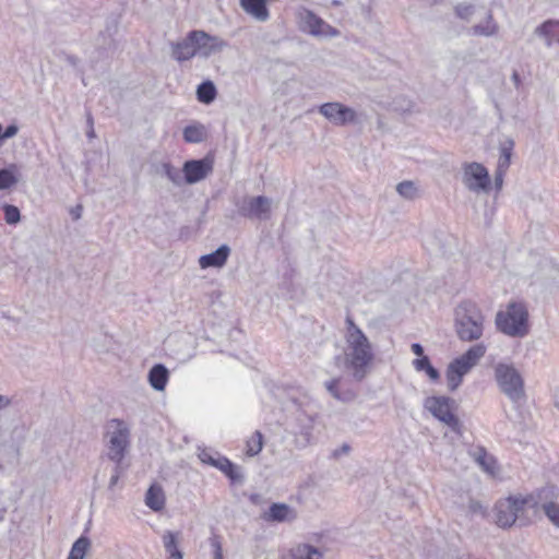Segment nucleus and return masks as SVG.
<instances>
[{
    "instance_id": "1",
    "label": "nucleus",
    "mask_w": 559,
    "mask_h": 559,
    "mask_svg": "<svg viewBox=\"0 0 559 559\" xmlns=\"http://www.w3.org/2000/svg\"><path fill=\"white\" fill-rule=\"evenodd\" d=\"M485 317L480 308L472 300L461 301L454 310V328L459 340L478 341L484 334Z\"/></svg>"
},
{
    "instance_id": "2",
    "label": "nucleus",
    "mask_w": 559,
    "mask_h": 559,
    "mask_svg": "<svg viewBox=\"0 0 559 559\" xmlns=\"http://www.w3.org/2000/svg\"><path fill=\"white\" fill-rule=\"evenodd\" d=\"M348 343L350 352L347 355L354 377L361 381L365 377V369L370 364L373 354L370 343L365 333L355 324L350 317L346 318Z\"/></svg>"
},
{
    "instance_id": "3",
    "label": "nucleus",
    "mask_w": 559,
    "mask_h": 559,
    "mask_svg": "<svg viewBox=\"0 0 559 559\" xmlns=\"http://www.w3.org/2000/svg\"><path fill=\"white\" fill-rule=\"evenodd\" d=\"M495 323L504 335L522 338L530 332L528 310L523 302L512 301L504 311L497 312Z\"/></svg>"
},
{
    "instance_id": "4",
    "label": "nucleus",
    "mask_w": 559,
    "mask_h": 559,
    "mask_svg": "<svg viewBox=\"0 0 559 559\" xmlns=\"http://www.w3.org/2000/svg\"><path fill=\"white\" fill-rule=\"evenodd\" d=\"M104 440L108 459L126 457L131 448L129 425L119 418L108 420L104 427Z\"/></svg>"
},
{
    "instance_id": "5",
    "label": "nucleus",
    "mask_w": 559,
    "mask_h": 559,
    "mask_svg": "<svg viewBox=\"0 0 559 559\" xmlns=\"http://www.w3.org/2000/svg\"><path fill=\"white\" fill-rule=\"evenodd\" d=\"M531 508L542 510L548 521L559 528V487L547 484L528 495Z\"/></svg>"
},
{
    "instance_id": "6",
    "label": "nucleus",
    "mask_w": 559,
    "mask_h": 559,
    "mask_svg": "<svg viewBox=\"0 0 559 559\" xmlns=\"http://www.w3.org/2000/svg\"><path fill=\"white\" fill-rule=\"evenodd\" d=\"M486 346L483 343L471 346L461 356L454 358L447 368L448 384H461L463 377L477 365L486 354Z\"/></svg>"
},
{
    "instance_id": "7",
    "label": "nucleus",
    "mask_w": 559,
    "mask_h": 559,
    "mask_svg": "<svg viewBox=\"0 0 559 559\" xmlns=\"http://www.w3.org/2000/svg\"><path fill=\"white\" fill-rule=\"evenodd\" d=\"M318 424L319 416L317 413H309L305 409L296 411L288 424V431L295 437V443L298 448H306L313 441Z\"/></svg>"
},
{
    "instance_id": "8",
    "label": "nucleus",
    "mask_w": 559,
    "mask_h": 559,
    "mask_svg": "<svg viewBox=\"0 0 559 559\" xmlns=\"http://www.w3.org/2000/svg\"><path fill=\"white\" fill-rule=\"evenodd\" d=\"M525 506L531 508L528 496L513 497L497 501L495 504L496 524L501 528H509L515 524L520 513L524 511Z\"/></svg>"
},
{
    "instance_id": "9",
    "label": "nucleus",
    "mask_w": 559,
    "mask_h": 559,
    "mask_svg": "<svg viewBox=\"0 0 559 559\" xmlns=\"http://www.w3.org/2000/svg\"><path fill=\"white\" fill-rule=\"evenodd\" d=\"M454 401L445 396H430L425 400L424 406L436 418L448 425L451 430L462 435V423L453 414Z\"/></svg>"
},
{
    "instance_id": "10",
    "label": "nucleus",
    "mask_w": 559,
    "mask_h": 559,
    "mask_svg": "<svg viewBox=\"0 0 559 559\" xmlns=\"http://www.w3.org/2000/svg\"><path fill=\"white\" fill-rule=\"evenodd\" d=\"M236 206L238 214L248 219L267 221L272 213V200L265 195L246 197Z\"/></svg>"
},
{
    "instance_id": "11",
    "label": "nucleus",
    "mask_w": 559,
    "mask_h": 559,
    "mask_svg": "<svg viewBox=\"0 0 559 559\" xmlns=\"http://www.w3.org/2000/svg\"><path fill=\"white\" fill-rule=\"evenodd\" d=\"M299 28L316 37H336L340 31L323 19L317 15L313 11L302 8L299 13Z\"/></svg>"
},
{
    "instance_id": "12",
    "label": "nucleus",
    "mask_w": 559,
    "mask_h": 559,
    "mask_svg": "<svg viewBox=\"0 0 559 559\" xmlns=\"http://www.w3.org/2000/svg\"><path fill=\"white\" fill-rule=\"evenodd\" d=\"M463 182L469 191H489L491 180L487 168L479 163L473 162L464 165Z\"/></svg>"
},
{
    "instance_id": "13",
    "label": "nucleus",
    "mask_w": 559,
    "mask_h": 559,
    "mask_svg": "<svg viewBox=\"0 0 559 559\" xmlns=\"http://www.w3.org/2000/svg\"><path fill=\"white\" fill-rule=\"evenodd\" d=\"M319 112L335 126H346L357 121V112L341 103H324L319 107Z\"/></svg>"
},
{
    "instance_id": "14",
    "label": "nucleus",
    "mask_w": 559,
    "mask_h": 559,
    "mask_svg": "<svg viewBox=\"0 0 559 559\" xmlns=\"http://www.w3.org/2000/svg\"><path fill=\"white\" fill-rule=\"evenodd\" d=\"M199 459L202 463L213 466L224 473L231 481H239L242 476L238 473V467L226 456L221 455L218 452H212L207 449H202L199 452Z\"/></svg>"
},
{
    "instance_id": "15",
    "label": "nucleus",
    "mask_w": 559,
    "mask_h": 559,
    "mask_svg": "<svg viewBox=\"0 0 559 559\" xmlns=\"http://www.w3.org/2000/svg\"><path fill=\"white\" fill-rule=\"evenodd\" d=\"M197 46V56L209 58L210 56L221 52L228 43L218 36L211 35L202 29H194V35L190 37Z\"/></svg>"
},
{
    "instance_id": "16",
    "label": "nucleus",
    "mask_w": 559,
    "mask_h": 559,
    "mask_svg": "<svg viewBox=\"0 0 559 559\" xmlns=\"http://www.w3.org/2000/svg\"><path fill=\"white\" fill-rule=\"evenodd\" d=\"M213 171V160L203 157L200 159H188L183 163V182L194 185L205 179Z\"/></svg>"
},
{
    "instance_id": "17",
    "label": "nucleus",
    "mask_w": 559,
    "mask_h": 559,
    "mask_svg": "<svg viewBox=\"0 0 559 559\" xmlns=\"http://www.w3.org/2000/svg\"><path fill=\"white\" fill-rule=\"evenodd\" d=\"M194 35V29L190 31L182 40L171 41V57L178 62L188 61L197 56V46L194 39H190Z\"/></svg>"
},
{
    "instance_id": "18",
    "label": "nucleus",
    "mask_w": 559,
    "mask_h": 559,
    "mask_svg": "<svg viewBox=\"0 0 559 559\" xmlns=\"http://www.w3.org/2000/svg\"><path fill=\"white\" fill-rule=\"evenodd\" d=\"M497 384H524L520 371L511 364L500 362L495 367Z\"/></svg>"
},
{
    "instance_id": "19",
    "label": "nucleus",
    "mask_w": 559,
    "mask_h": 559,
    "mask_svg": "<svg viewBox=\"0 0 559 559\" xmlns=\"http://www.w3.org/2000/svg\"><path fill=\"white\" fill-rule=\"evenodd\" d=\"M230 254L228 245H221L216 250L211 253L201 255L199 264L202 269L222 267L226 264Z\"/></svg>"
},
{
    "instance_id": "20",
    "label": "nucleus",
    "mask_w": 559,
    "mask_h": 559,
    "mask_svg": "<svg viewBox=\"0 0 559 559\" xmlns=\"http://www.w3.org/2000/svg\"><path fill=\"white\" fill-rule=\"evenodd\" d=\"M534 34L543 38L547 47L559 44V20H546L534 29Z\"/></svg>"
},
{
    "instance_id": "21",
    "label": "nucleus",
    "mask_w": 559,
    "mask_h": 559,
    "mask_svg": "<svg viewBox=\"0 0 559 559\" xmlns=\"http://www.w3.org/2000/svg\"><path fill=\"white\" fill-rule=\"evenodd\" d=\"M263 519L269 522H289L296 519V512L286 503H272Z\"/></svg>"
},
{
    "instance_id": "22",
    "label": "nucleus",
    "mask_w": 559,
    "mask_h": 559,
    "mask_svg": "<svg viewBox=\"0 0 559 559\" xmlns=\"http://www.w3.org/2000/svg\"><path fill=\"white\" fill-rule=\"evenodd\" d=\"M21 178V166L11 163L0 168V190H8L14 187Z\"/></svg>"
},
{
    "instance_id": "23",
    "label": "nucleus",
    "mask_w": 559,
    "mask_h": 559,
    "mask_svg": "<svg viewBox=\"0 0 559 559\" xmlns=\"http://www.w3.org/2000/svg\"><path fill=\"white\" fill-rule=\"evenodd\" d=\"M145 504L153 511H160L165 507V495L158 485H151L145 495Z\"/></svg>"
},
{
    "instance_id": "24",
    "label": "nucleus",
    "mask_w": 559,
    "mask_h": 559,
    "mask_svg": "<svg viewBox=\"0 0 559 559\" xmlns=\"http://www.w3.org/2000/svg\"><path fill=\"white\" fill-rule=\"evenodd\" d=\"M180 535V532L166 531L164 533L163 544L166 552L168 554L167 559H182V552L178 548Z\"/></svg>"
},
{
    "instance_id": "25",
    "label": "nucleus",
    "mask_w": 559,
    "mask_h": 559,
    "mask_svg": "<svg viewBox=\"0 0 559 559\" xmlns=\"http://www.w3.org/2000/svg\"><path fill=\"white\" fill-rule=\"evenodd\" d=\"M498 24L493 21V16L491 12L487 13L486 23L475 24L468 29V34L473 36H485L491 37L498 33Z\"/></svg>"
},
{
    "instance_id": "26",
    "label": "nucleus",
    "mask_w": 559,
    "mask_h": 559,
    "mask_svg": "<svg viewBox=\"0 0 559 559\" xmlns=\"http://www.w3.org/2000/svg\"><path fill=\"white\" fill-rule=\"evenodd\" d=\"M323 552L310 545V544H298L290 549V559H322Z\"/></svg>"
},
{
    "instance_id": "27",
    "label": "nucleus",
    "mask_w": 559,
    "mask_h": 559,
    "mask_svg": "<svg viewBox=\"0 0 559 559\" xmlns=\"http://www.w3.org/2000/svg\"><path fill=\"white\" fill-rule=\"evenodd\" d=\"M195 94L201 104L210 105L217 96V88L212 81L205 80L198 85Z\"/></svg>"
},
{
    "instance_id": "28",
    "label": "nucleus",
    "mask_w": 559,
    "mask_h": 559,
    "mask_svg": "<svg viewBox=\"0 0 559 559\" xmlns=\"http://www.w3.org/2000/svg\"><path fill=\"white\" fill-rule=\"evenodd\" d=\"M413 366L416 371L425 372L431 382H437L440 380V372L436 367L432 366L429 357L415 358L413 360Z\"/></svg>"
},
{
    "instance_id": "29",
    "label": "nucleus",
    "mask_w": 559,
    "mask_h": 559,
    "mask_svg": "<svg viewBox=\"0 0 559 559\" xmlns=\"http://www.w3.org/2000/svg\"><path fill=\"white\" fill-rule=\"evenodd\" d=\"M169 380V370L162 364H155L151 367L147 373L148 384H167Z\"/></svg>"
},
{
    "instance_id": "30",
    "label": "nucleus",
    "mask_w": 559,
    "mask_h": 559,
    "mask_svg": "<svg viewBox=\"0 0 559 559\" xmlns=\"http://www.w3.org/2000/svg\"><path fill=\"white\" fill-rule=\"evenodd\" d=\"M182 135L187 143H201L206 136L205 128L201 123L189 124L185 127Z\"/></svg>"
},
{
    "instance_id": "31",
    "label": "nucleus",
    "mask_w": 559,
    "mask_h": 559,
    "mask_svg": "<svg viewBox=\"0 0 559 559\" xmlns=\"http://www.w3.org/2000/svg\"><path fill=\"white\" fill-rule=\"evenodd\" d=\"M157 173L168 178L175 186L180 187L183 183L182 169L176 168L169 162L162 163Z\"/></svg>"
},
{
    "instance_id": "32",
    "label": "nucleus",
    "mask_w": 559,
    "mask_h": 559,
    "mask_svg": "<svg viewBox=\"0 0 559 559\" xmlns=\"http://www.w3.org/2000/svg\"><path fill=\"white\" fill-rule=\"evenodd\" d=\"M326 391L334 399L348 403L357 397V392L354 386H326Z\"/></svg>"
},
{
    "instance_id": "33",
    "label": "nucleus",
    "mask_w": 559,
    "mask_h": 559,
    "mask_svg": "<svg viewBox=\"0 0 559 559\" xmlns=\"http://www.w3.org/2000/svg\"><path fill=\"white\" fill-rule=\"evenodd\" d=\"M91 546V540L86 536L79 537L74 544L72 545V548L70 550V554L68 556V559H84L85 554L87 549Z\"/></svg>"
},
{
    "instance_id": "34",
    "label": "nucleus",
    "mask_w": 559,
    "mask_h": 559,
    "mask_svg": "<svg viewBox=\"0 0 559 559\" xmlns=\"http://www.w3.org/2000/svg\"><path fill=\"white\" fill-rule=\"evenodd\" d=\"M474 460L487 472L492 471L495 460L489 455L484 447H477L472 453Z\"/></svg>"
},
{
    "instance_id": "35",
    "label": "nucleus",
    "mask_w": 559,
    "mask_h": 559,
    "mask_svg": "<svg viewBox=\"0 0 559 559\" xmlns=\"http://www.w3.org/2000/svg\"><path fill=\"white\" fill-rule=\"evenodd\" d=\"M263 449V435L261 431L257 430L247 441V450L246 453L248 456L258 455Z\"/></svg>"
},
{
    "instance_id": "36",
    "label": "nucleus",
    "mask_w": 559,
    "mask_h": 559,
    "mask_svg": "<svg viewBox=\"0 0 559 559\" xmlns=\"http://www.w3.org/2000/svg\"><path fill=\"white\" fill-rule=\"evenodd\" d=\"M1 209L7 224L16 225L21 221V212L17 206L4 203Z\"/></svg>"
},
{
    "instance_id": "37",
    "label": "nucleus",
    "mask_w": 559,
    "mask_h": 559,
    "mask_svg": "<svg viewBox=\"0 0 559 559\" xmlns=\"http://www.w3.org/2000/svg\"><path fill=\"white\" fill-rule=\"evenodd\" d=\"M396 191L400 195H402L405 199L413 200L417 195V187L416 185L411 180H405L396 186Z\"/></svg>"
},
{
    "instance_id": "38",
    "label": "nucleus",
    "mask_w": 559,
    "mask_h": 559,
    "mask_svg": "<svg viewBox=\"0 0 559 559\" xmlns=\"http://www.w3.org/2000/svg\"><path fill=\"white\" fill-rule=\"evenodd\" d=\"M502 392L514 403L522 404L525 402L524 386H501Z\"/></svg>"
},
{
    "instance_id": "39",
    "label": "nucleus",
    "mask_w": 559,
    "mask_h": 559,
    "mask_svg": "<svg viewBox=\"0 0 559 559\" xmlns=\"http://www.w3.org/2000/svg\"><path fill=\"white\" fill-rule=\"evenodd\" d=\"M455 15L463 21H471L475 13V5L469 3H459L454 7Z\"/></svg>"
},
{
    "instance_id": "40",
    "label": "nucleus",
    "mask_w": 559,
    "mask_h": 559,
    "mask_svg": "<svg viewBox=\"0 0 559 559\" xmlns=\"http://www.w3.org/2000/svg\"><path fill=\"white\" fill-rule=\"evenodd\" d=\"M109 461L114 462L112 467V475H117L118 477L123 476L128 468L130 467V463L126 461V457H115V459H108Z\"/></svg>"
},
{
    "instance_id": "41",
    "label": "nucleus",
    "mask_w": 559,
    "mask_h": 559,
    "mask_svg": "<svg viewBox=\"0 0 559 559\" xmlns=\"http://www.w3.org/2000/svg\"><path fill=\"white\" fill-rule=\"evenodd\" d=\"M210 545L213 549V559H223V548L218 535H213L210 538Z\"/></svg>"
},
{
    "instance_id": "42",
    "label": "nucleus",
    "mask_w": 559,
    "mask_h": 559,
    "mask_svg": "<svg viewBox=\"0 0 559 559\" xmlns=\"http://www.w3.org/2000/svg\"><path fill=\"white\" fill-rule=\"evenodd\" d=\"M513 148H514V141L512 139H507L506 141L500 143V147H499L500 154H499V156H501V157H510L511 158L512 154H513Z\"/></svg>"
},
{
    "instance_id": "43",
    "label": "nucleus",
    "mask_w": 559,
    "mask_h": 559,
    "mask_svg": "<svg viewBox=\"0 0 559 559\" xmlns=\"http://www.w3.org/2000/svg\"><path fill=\"white\" fill-rule=\"evenodd\" d=\"M468 511L471 514H479L481 516H486L487 509L477 500H469L468 502Z\"/></svg>"
},
{
    "instance_id": "44",
    "label": "nucleus",
    "mask_w": 559,
    "mask_h": 559,
    "mask_svg": "<svg viewBox=\"0 0 559 559\" xmlns=\"http://www.w3.org/2000/svg\"><path fill=\"white\" fill-rule=\"evenodd\" d=\"M510 165H511V158L510 157H501V156H499L496 169L507 173L509 167H510Z\"/></svg>"
},
{
    "instance_id": "45",
    "label": "nucleus",
    "mask_w": 559,
    "mask_h": 559,
    "mask_svg": "<svg viewBox=\"0 0 559 559\" xmlns=\"http://www.w3.org/2000/svg\"><path fill=\"white\" fill-rule=\"evenodd\" d=\"M19 132V127L15 123H10L4 128V138L7 140L15 136Z\"/></svg>"
},
{
    "instance_id": "46",
    "label": "nucleus",
    "mask_w": 559,
    "mask_h": 559,
    "mask_svg": "<svg viewBox=\"0 0 559 559\" xmlns=\"http://www.w3.org/2000/svg\"><path fill=\"white\" fill-rule=\"evenodd\" d=\"M506 174H507L506 171L496 169V171H495V188L497 190H501Z\"/></svg>"
},
{
    "instance_id": "47",
    "label": "nucleus",
    "mask_w": 559,
    "mask_h": 559,
    "mask_svg": "<svg viewBox=\"0 0 559 559\" xmlns=\"http://www.w3.org/2000/svg\"><path fill=\"white\" fill-rule=\"evenodd\" d=\"M411 348H412V352L417 356V358L427 357L425 355V350H424V347L421 344L413 343Z\"/></svg>"
},
{
    "instance_id": "48",
    "label": "nucleus",
    "mask_w": 559,
    "mask_h": 559,
    "mask_svg": "<svg viewBox=\"0 0 559 559\" xmlns=\"http://www.w3.org/2000/svg\"><path fill=\"white\" fill-rule=\"evenodd\" d=\"M349 450H350V447H349L348 444L344 443L340 449H337V450H335V451L333 452V455H334L335 457H337L338 455H341V454H343V453H344V454H347V453L349 452Z\"/></svg>"
},
{
    "instance_id": "49",
    "label": "nucleus",
    "mask_w": 559,
    "mask_h": 559,
    "mask_svg": "<svg viewBox=\"0 0 559 559\" xmlns=\"http://www.w3.org/2000/svg\"><path fill=\"white\" fill-rule=\"evenodd\" d=\"M66 61L72 67H76L80 63V59L74 55H67Z\"/></svg>"
},
{
    "instance_id": "50",
    "label": "nucleus",
    "mask_w": 559,
    "mask_h": 559,
    "mask_svg": "<svg viewBox=\"0 0 559 559\" xmlns=\"http://www.w3.org/2000/svg\"><path fill=\"white\" fill-rule=\"evenodd\" d=\"M119 479H120V477H118L117 475H111L109 484H108V489L112 490L117 486Z\"/></svg>"
},
{
    "instance_id": "51",
    "label": "nucleus",
    "mask_w": 559,
    "mask_h": 559,
    "mask_svg": "<svg viewBox=\"0 0 559 559\" xmlns=\"http://www.w3.org/2000/svg\"><path fill=\"white\" fill-rule=\"evenodd\" d=\"M10 402H11V401H10V399H9L8 396H5V395H1V394H0V409H2V408H4V407L9 406V405H10Z\"/></svg>"
},
{
    "instance_id": "52",
    "label": "nucleus",
    "mask_w": 559,
    "mask_h": 559,
    "mask_svg": "<svg viewBox=\"0 0 559 559\" xmlns=\"http://www.w3.org/2000/svg\"><path fill=\"white\" fill-rule=\"evenodd\" d=\"M276 389V392H274V394H285L287 393V389L289 386H282V385H278V386H274Z\"/></svg>"
},
{
    "instance_id": "53",
    "label": "nucleus",
    "mask_w": 559,
    "mask_h": 559,
    "mask_svg": "<svg viewBox=\"0 0 559 559\" xmlns=\"http://www.w3.org/2000/svg\"><path fill=\"white\" fill-rule=\"evenodd\" d=\"M7 141V138H4V128L0 123V145H2Z\"/></svg>"
},
{
    "instance_id": "54",
    "label": "nucleus",
    "mask_w": 559,
    "mask_h": 559,
    "mask_svg": "<svg viewBox=\"0 0 559 559\" xmlns=\"http://www.w3.org/2000/svg\"><path fill=\"white\" fill-rule=\"evenodd\" d=\"M512 80H513L514 84H515L516 86H519V84H520V82H521V79H520V74H519L516 71H515V72H513V74H512Z\"/></svg>"
},
{
    "instance_id": "55",
    "label": "nucleus",
    "mask_w": 559,
    "mask_h": 559,
    "mask_svg": "<svg viewBox=\"0 0 559 559\" xmlns=\"http://www.w3.org/2000/svg\"><path fill=\"white\" fill-rule=\"evenodd\" d=\"M80 211H81V206H78L75 211H72V215L74 218L80 217Z\"/></svg>"
},
{
    "instance_id": "56",
    "label": "nucleus",
    "mask_w": 559,
    "mask_h": 559,
    "mask_svg": "<svg viewBox=\"0 0 559 559\" xmlns=\"http://www.w3.org/2000/svg\"><path fill=\"white\" fill-rule=\"evenodd\" d=\"M324 384L334 385V384H338V381L336 379H332V380L325 381Z\"/></svg>"
},
{
    "instance_id": "57",
    "label": "nucleus",
    "mask_w": 559,
    "mask_h": 559,
    "mask_svg": "<svg viewBox=\"0 0 559 559\" xmlns=\"http://www.w3.org/2000/svg\"><path fill=\"white\" fill-rule=\"evenodd\" d=\"M87 136H88V138H93V136H95L93 126H91V130L87 132Z\"/></svg>"
},
{
    "instance_id": "58",
    "label": "nucleus",
    "mask_w": 559,
    "mask_h": 559,
    "mask_svg": "<svg viewBox=\"0 0 559 559\" xmlns=\"http://www.w3.org/2000/svg\"><path fill=\"white\" fill-rule=\"evenodd\" d=\"M87 122L90 126H93V118L91 115H88V117H87Z\"/></svg>"
},
{
    "instance_id": "59",
    "label": "nucleus",
    "mask_w": 559,
    "mask_h": 559,
    "mask_svg": "<svg viewBox=\"0 0 559 559\" xmlns=\"http://www.w3.org/2000/svg\"><path fill=\"white\" fill-rule=\"evenodd\" d=\"M157 391H164L166 386H153Z\"/></svg>"
},
{
    "instance_id": "60",
    "label": "nucleus",
    "mask_w": 559,
    "mask_h": 559,
    "mask_svg": "<svg viewBox=\"0 0 559 559\" xmlns=\"http://www.w3.org/2000/svg\"><path fill=\"white\" fill-rule=\"evenodd\" d=\"M435 2H438L439 0H433Z\"/></svg>"
}]
</instances>
